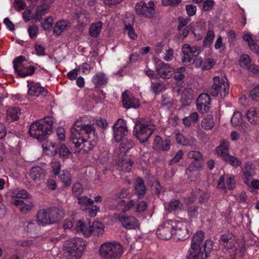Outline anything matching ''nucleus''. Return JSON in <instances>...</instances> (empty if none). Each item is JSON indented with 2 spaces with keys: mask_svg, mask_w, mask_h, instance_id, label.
Returning <instances> with one entry per match:
<instances>
[{
  "mask_svg": "<svg viewBox=\"0 0 259 259\" xmlns=\"http://www.w3.org/2000/svg\"><path fill=\"white\" fill-rule=\"evenodd\" d=\"M83 118L77 119L71 130V140L76 151L87 153L92 150L97 143L98 137L94 127L82 123Z\"/></svg>",
  "mask_w": 259,
  "mask_h": 259,
  "instance_id": "nucleus-1",
  "label": "nucleus"
},
{
  "mask_svg": "<svg viewBox=\"0 0 259 259\" xmlns=\"http://www.w3.org/2000/svg\"><path fill=\"white\" fill-rule=\"evenodd\" d=\"M204 236V233L201 231L195 233L192 239L187 259H207L208 253L212 249V241L206 240L201 245Z\"/></svg>",
  "mask_w": 259,
  "mask_h": 259,
  "instance_id": "nucleus-2",
  "label": "nucleus"
},
{
  "mask_svg": "<svg viewBox=\"0 0 259 259\" xmlns=\"http://www.w3.org/2000/svg\"><path fill=\"white\" fill-rule=\"evenodd\" d=\"M54 122V118L51 116L37 120L30 126V135L38 140H45L47 135L51 132Z\"/></svg>",
  "mask_w": 259,
  "mask_h": 259,
  "instance_id": "nucleus-3",
  "label": "nucleus"
},
{
  "mask_svg": "<svg viewBox=\"0 0 259 259\" xmlns=\"http://www.w3.org/2000/svg\"><path fill=\"white\" fill-rule=\"evenodd\" d=\"M86 246V242L80 238H73L65 241L63 251L67 259H79Z\"/></svg>",
  "mask_w": 259,
  "mask_h": 259,
  "instance_id": "nucleus-4",
  "label": "nucleus"
},
{
  "mask_svg": "<svg viewBox=\"0 0 259 259\" xmlns=\"http://www.w3.org/2000/svg\"><path fill=\"white\" fill-rule=\"evenodd\" d=\"M62 209L55 207L44 208L39 210L36 215L38 222L43 226L57 223L64 216Z\"/></svg>",
  "mask_w": 259,
  "mask_h": 259,
  "instance_id": "nucleus-5",
  "label": "nucleus"
},
{
  "mask_svg": "<svg viewBox=\"0 0 259 259\" xmlns=\"http://www.w3.org/2000/svg\"><path fill=\"white\" fill-rule=\"evenodd\" d=\"M123 253V247L117 242H106L99 248V255L102 259H118Z\"/></svg>",
  "mask_w": 259,
  "mask_h": 259,
  "instance_id": "nucleus-6",
  "label": "nucleus"
},
{
  "mask_svg": "<svg viewBox=\"0 0 259 259\" xmlns=\"http://www.w3.org/2000/svg\"><path fill=\"white\" fill-rule=\"evenodd\" d=\"M13 63L15 73L21 77L32 75L36 69L23 56L16 58Z\"/></svg>",
  "mask_w": 259,
  "mask_h": 259,
  "instance_id": "nucleus-7",
  "label": "nucleus"
},
{
  "mask_svg": "<svg viewBox=\"0 0 259 259\" xmlns=\"http://www.w3.org/2000/svg\"><path fill=\"white\" fill-rule=\"evenodd\" d=\"M229 92L228 80L225 76H215L213 77V83L210 93L211 96L217 97L219 94L222 98H225Z\"/></svg>",
  "mask_w": 259,
  "mask_h": 259,
  "instance_id": "nucleus-8",
  "label": "nucleus"
},
{
  "mask_svg": "<svg viewBox=\"0 0 259 259\" xmlns=\"http://www.w3.org/2000/svg\"><path fill=\"white\" fill-rule=\"evenodd\" d=\"M155 129V126L150 122H137L134 130V136L141 143L147 142Z\"/></svg>",
  "mask_w": 259,
  "mask_h": 259,
  "instance_id": "nucleus-9",
  "label": "nucleus"
},
{
  "mask_svg": "<svg viewBox=\"0 0 259 259\" xmlns=\"http://www.w3.org/2000/svg\"><path fill=\"white\" fill-rule=\"evenodd\" d=\"M136 13L147 18H153L155 16V5L152 1L148 3L141 1L136 4L135 6Z\"/></svg>",
  "mask_w": 259,
  "mask_h": 259,
  "instance_id": "nucleus-10",
  "label": "nucleus"
},
{
  "mask_svg": "<svg viewBox=\"0 0 259 259\" xmlns=\"http://www.w3.org/2000/svg\"><path fill=\"white\" fill-rule=\"evenodd\" d=\"M174 237L178 240H184L188 238L189 234L187 230V223L184 221L171 220Z\"/></svg>",
  "mask_w": 259,
  "mask_h": 259,
  "instance_id": "nucleus-11",
  "label": "nucleus"
},
{
  "mask_svg": "<svg viewBox=\"0 0 259 259\" xmlns=\"http://www.w3.org/2000/svg\"><path fill=\"white\" fill-rule=\"evenodd\" d=\"M182 50L183 54V57L182 59V62L185 65H189L192 62L191 57H195L199 55L200 53V49L198 47L190 46L188 44L184 45Z\"/></svg>",
  "mask_w": 259,
  "mask_h": 259,
  "instance_id": "nucleus-12",
  "label": "nucleus"
},
{
  "mask_svg": "<svg viewBox=\"0 0 259 259\" xmlns=\"http://www.w3.org/2000/svg\"><path fill=\"white\" fill-rule=\"evenodd\" d=\"M113 136L116 142L120 141L127 133V128L125 121L119 119L113 126Z\"/></svg>",
  "mask_w": 259,
  "mask_h": 259,
  "instance_id": "nucleus-13",
  "label": "nucleus"
},
{
  "mask_svg": "<svg viewBox=\"0 0 259 259\" xmlns=\"http://www.w3.org/2000/svg\"><path fill=\"white\" fill-rule=\"evenodd\" d=\"M235 185L234 177L227 175L222 176L219 178L217 187L220 190L225 193L227 189L232 190Z\"/></svg>",
  "mask_w": 259,
  "mask_h": 259,
  "instance_id": "nucleus-14",
  "label": "nucleus"
},
{
  "mask_svg": "<svg viewBox=\"0 0 259 259\" xmlns=\"http://www.w3.org/2000/svg\"><path fill=\"white\" fill-rule=\"evenodd\" d=\"M40 225L37 220H30L23 223V227L28 235L32 238H35L41 234Z\"/></svg>",
  "mask_w": 259,
  "mask_h": 259,
  "instance_id": "nucleus-15",
  "label": "nucleus"
},
{
  "mask_svg": "<svg viewBox=\"0 0 259 259\" xmlns=\"http://www.w3.org/2000/svg\"><path fill=\"white\" fill-rule=\"evenodd\" d=\"M156 233L158 237L162 239H169L172 236L174 237L171 220L165 222L160 225Z\"/></svg>",
  "mask_w": 259,
  "mask_h": 259,
  "instance_id": "nucleus-16",
  "label": "nucleus"
},
{
  "mask_svg": "<svg viewBox=\"0 0 259 259\" xmlns=\"http://www.w3.org/2000/svg\"><path fill=\"white\" fill-rule=\"evenodd\" d=\"M155 70L157 74L164 79L170 78L175 73V69L172 67L168 64L161 62L156 64Z\"/></svg>",
  "mask_w": 259,
  "mask_h": 259,
  "instance_id": "nucleus-17",
  "label": "nucleus"
},
{
  "mask_svg": "<svg viewBox=\"0 0 259 259\" xmlns=\"http://www.w3.org/2000/svg\"><path fill=\"white\" fill-rule=\"evenodd\" d=\"M28 95L31 96L42 98L47 95L48 92L39 84L33 81H28Z\"/></svg>",
  "mask_w": 259,
  "mask_h": 259,
  "instance_id": "nucleus-18",
  "label": "nucleus"
},
{
  "mask_svg": "<svg viewBox=\"0 0 259 259\" xmlns=\"http://www.w3.org/2000/svg\"><path fill=\"white\" fill-rule=\"evenodd\" d=\"M118 219L122 226L127 230L136 229L140 226L139 221L132 215L118 216Z\"/></svg>",
  "mask_w": 259,
  "mask_h": 259,
  "instance_id": "nucleus-19",
  "label": "nucleus"
},
{
  "mask_svg": "<svg viewBox=\"0 0 259 259\" xmlns=\"http://www.w3.org/2000/svg\"><path fill=\"white\" fill-rule=\"evenodd\" d=\"M236 243L235 237L231 232H228L221 236L220 244L227 250L233 249Z\"/></svg>",
  "mask_w": 259,
  "mask_h": 259,
  "instance_id": "nucleus-20",
  "label": "nucleus"
},
{
  "mask_svg": "<svg viewBox=\"0 0 259 259\" xmlns=\"http://www.w3.org/2000/svg\"><path fill=\"white\" fill-rule=\"evenodd\" d=\"M210 102V97L207 94H202L196 101L197 108L202 112H206L209 110Z\"/></svg>",
  "mask_w": 259,
  "mask_h": 259,
  "instance_id": "nucleus-21",
  "label": "nucleus"
},
{
  "mask_svg": "<svg viewBox=\"0 0 259 259\" xmlns=\"http://www.w3.org/2000/svg\"><path fill=\"white\" fill-rule=\"evenodd\" d=\"M122 104L123 107L126 109L137 108L139 106L138 100L126 92L122 94Z\"/></svg>",
  "mask_w": 259,
  "mask_h": 259,
  "instance_id": "nucleus-22",
  "label": "nucleus"
},
{
  "mask_svg": "<svg viewBox=\"0 0 259 259\" xmlns=\"http://www.w3.org/2000/svg\"><path fill=\"white\" fill-rule=\"evenodd\" d=\"M29 176L33 181H39L45 178L46 171L40 166H34L31 168Z\"/></svg>",
  "mask_w": 259,
  "mask_h": 259,
  "instance_id": "nucleus-23",
  "label": "nucleus"
},
{
  "mask_svg": "<svg viewBox=\"0 0 259 259\" xmlns=\"http://www.w3.org/2000/svg\"><path fill=\"white\" fill-rule=\"evenodd\" d=\"M194 98V91L190 88H187L181 94V101L185 105H189Z\"/></svg>",
  "mask_w": 259,
  "mask_h": 259,
  "instance_id": "nucleus-24",
  "label": "nucleus"
},
{
  "mask_svg": "<svg viewBox=\"0 0 259 259\" xmlns=\"http://www.w3.org/2000/svg\"><path fill=\"white\" fill-rule=\"evenodd\" d=\"M13 203L15 205L18 206L20 211L23 213H26L31 211L34 207L32 202L25 203L23 201L19 199L15 200Z\"/></svg>",
  "mask_w": 259,
  "mask_h": 259,
  "instance_id": "nucleus-25",
  "label": "nucleus"
},
{
  "mask_svg": "<svg viewBox=\"0 0 259 259\" xmlns=\"http://www.w3.org/2000/svg\"><path fill=\"white\" fill-rule=\"evenodd\" d=\"M92 81L95 87L99 88L107 83L108 78L105 73L99 72L93 76Z\"/></svg>",
  "mask_w": 259,
  "mask_h": 259,
  "instance_id": "nucleus-26",
  "label": "nucleus"
},
{
  "mask_svg": "<svg viewBox=\"0 0 259 259\" xmlns=\"http://www.w3.org/2000/svg\"><path fill=\"white\" fill-rule=\"evenodd\" d=\"M70 27V23L69 21L65 20H59L55 24L54 33L57 35H59Z\"/></svg>",
  "mask_w": 259,
  "mask_h": 259,
  "instance_id": "nucleus-27",
  "label": "nucleus"
},
{
  "mask_svg": "<svg viewBox=\"0 0 259 259\" xmlns=\"http://www.w3.org/2000/svg\"><path fill=\"white\" fill-rule=\"evenodd\" d=\"M239 64L242 67L250 70L254 73L258 71L257 68H256L254 66H251L250 58L249 56L246 54H243L241 56L239 60Z\"/></svg>",
  "mask_w": 259,
  "mask_h": 259,
  "instance_id": "nucleus-28",
  "label": "nucleus"
},
{
  "mask_svg": "<svg viewBox=\"0 0 259 259\" xmlns=\"http://www.w3.org/2000/svg\"><path fill=\"white\" fill-rule=\"evenodd\" d=\"M91 226L89 223H84L82 221H78L75 226V229L78 232L82 233L85 236H91Z\"/></svg>",
  "mask_w": 259,
  "mask_h": 259,
  "instance_id": "nucleus-29",
  "label": "nucleus"
},
{
  "mask_svg": "<svg viewBox=\"0 0 259 259\" xmlns=\"http://www.w3.org/2000/svg\"><path fill=\"white\" fill-rule=\"evenodd\" d=\"M229 145L228 141L223 140L216 149V152L218 155L220 156L223 160L229 155L228 148Z\"/></svg>",
  "mask_w": 259,
  "mask_h": 259,
  "instance_id": "nucleus-30",
  "label": "nucleus"
},
{
  "mask_svg": "<svg viewBox=\"0 0 259 259\" xmlns=\"http://www.w3.org/2000/svg\"><path fill=\"white\" fill-rule=\"evenodd\" d=\"M42 147L44 152L48 155L53 156L57 153L58 148L56 144L51 141H47L46 143L43 144Z\"/></svg>",
  "mask_w": 259,
  "mask_h": 259,
  "instance_id": "nucleus-31",
  "label": "nucleus"
},
{
  "mask_svg": "<svg viewBox=\"0 0 259 259\" xmlns=\"http://www.w3.org/2000/svg\"><path fill=\"white\" fill-rule=\"evenodd\" d=\"M91 235L92 234L95 236H100L102 235L104 232V226L99 222H94L91 226Z\"/></svg>",
  "mask_w": 259,
  "mask_h": 259,
  "instance_id": "nucleus-32",
  "label": "nucleus"
},
{
  "mask_svg": "<svg viewBox=\"0 0 259 259\" xmlns=\"http://www.w3.org/2000/svg\"><path fill=\"white\" fill-rule=\"evenodd\" d=\"M76 15L78 23L81 26L87 25L90 22V15L85 11H80L77 13Z\"/></svg>",
  "mask_w": 259,
  "mask_h": 259,
  "instance_id": "nucleus-33",
  "label": "nucleus"
},
{
  "mask_svg": "<svg viewBox=\"0 0 259 259\" xmlns=\"http://www.w3.org/2000/svg\"><path fill=\"white\" fill-rule=\"evenodd\" d=\"M20 113L19 107L9 108L7 111V119L10 121L16 120L19 118Z\"/></svg>",
  "mask_w": 259,
  "mask_h": 259,
  "instance_id": "nucleus-34",
  "label": "nucleus"
},
{
  "mask_svg": "<svg viewBox=\"0 0 259 259\" xmlns=\"http://www.w3.org/2000/svg\"><path fill=\"white\" fill-rule=\"evenodd\" d=\"M165 208L168 211L176 213L183 209L184 206L179 201L175 200L169 203L167 206L165 205Z\"/></svg>",
  "mask_w": 259,
  "mask_h": 259,
  "instance_id": "nucleus-35",
  "label": "nucleus"
},
{
  "mask_svg": "<svg viewBox=\"0 0 259 259\" xmlns=\"http://www.w3.org/2000/svg\"><path fill=\"white\" fill-rule=\"evenodd\" d=\"M78 203L80 205V208L83 210H87L88 207L92 206L94 200L85 196L78 197Z\"/></svg>",
  "mask_w": 259,
  "mask_h": 259,
  "instance_id": "nucleus-36",
  "label": "nucleus"
},
{
  "mask_svg": "<svg viewBox=\"0 0 259 259\" xmlns=\"http://www.w3.org/2000/svg\"><path fill=\"white\" fill-rule=\"evenodd\" d=\"M133 164V161L130 159H124L117 162L119 170L124 172H129L131 170Z\"/></svg>",
  "mask_w": 259,
  "mask_h": 259,
  "instance_id": "nucleus-37",
  "label": "nucleus"
},
{
  "mask_svg": "<svg viewBox=\"0 0 259 259\" xmlns=\"http://www.w3.org/2000/svg\"><path fill=\"white\" fill-rule=\"evenodd\" d=\"M102 23L100 21L91 24L89 29L90 34L94 37H97L101 32Z\"/></svg>",
  "mask_w": 259,
  "mask_h": 259,
  "instance_id": "nucleus-38",
  "label": "nucleus"
},
{
  "mask_svg": "<svg viewBox=\"0 0 259 259\" xmlns=\"http://www.w3.org/2000/svg\"><path fill=\"white\" fill-rule=\"evenodd\" d=\"M59 178L61 182L65 186H69L71 184V176L69 171L67 170H62L59 174Z\"/></svg>",
  "mask_w": 259,
  "mask_h": 259,
  "instance_id": "nucleus-39",
  "label": "nucleus"
},
{
  "mask_svg": "<svg viewBox=\"0 0 259 259\" xmlns=\"http://www.w3.org/2000/svg\"><path fill=\"white\" fill-rule=\"evenodd\" d=\"M243 40L248 42L250 49L254 53H259V44L255 43L251 36L249 34H244Z\"/></svg>",
  "mask_w": 259,
  "mask_h": 259,
  "instance_id": "nucleus-40",
  "label": "nucleus"
},
{
  "mask_svg": "<svg viewBox=\"0 0 259 259\" xmlns=\"http://www.w3.org/2000/svg\"><path fill=\"white\" fill-rule=\"evenodd\" d=\"M176 139L178 143L184 146H192L195 143L194 139H187L181 134H177L176 136Z\"/></svg>",
  "mask_w": 259,
  "mask_h": 259,
  "instance_id": "nucleus-41",
  "label": "nucleus"
},
{
  "mask_svg": "<svg viewBox=\"0 0 259 259\" xmlns=\"http://www.w3.org/2000/svg\"><path fill=\"white\" fill-rule=\"evenodd\" d=\"M201 125L205 130H210L214 126L213 118L211 115H207L201 121Z\"/></svg>",
  "mask_w": 259,
  "mask_h": 259,
  "instance_id": "nucleus-42",
  "label": "nucleus"
},
{
  "mask_svg": "<svg viewBox=\"0 0 259 259\" xmlns=\"http://www.w3.org/2000/svg\"><path fill=\"white\" fill-rule=\"evenodd\" d=\"M136 193L139 196H143L146 192V187L144 185L143 180L138 178L135 182Z\"/></svg>",
  "mask_w": 259,
  "mask_h": 259,
  "instance_id": "nucleus-43",
  "label": "nucleus"
},
{
  "mask_svg": "<svg viewBox=\"0 0 259 259\" xmlns=\"http://www.w3.org/2000/svg\"><path fill=\"white\" fill-rule=\"evenodd\" d=\"M166 85L162 81H152L151 89L156 94L158 95L165 90Z\"/></svg>",
  "mask_w": 259,
  "mask_h": 259,
  "instance_id": "nucleus-44",
  "label": "nucleus"
},
{
  "mask_svg": "<svg viewBox=\"0 0 259 259\" xmlns=\"http://www.w3.org/2000/svg\"><path fill=\"white\" fill-rule=\"evenodd\" d=\"M118 206H121V211L122 212H126L129 211L133 206L137 203V201L135 200H131L130 201L126 202L124 200H121L118 202Z\"/></svg>",
  "mask_w": 259,
  "mask_h": 259,
  "instance_id": "nucleus-45",
  "label": "nucleus"
},
{
  "mask_svg": "<svg viewBox=\"0 0 259 259\" xmlns=\"http://www.w3.org/2000/svg\"><path fill=\"white\" fill-rule=\"evenodd\" d=\"M134 143L131 139L123 140L119 146L120 153L125 154L134 146Z\"/></svg>",
  "mask_w": 259,
  "mask_h": 259,
  "instance_id": "nucleus-46",
  "label": "nucleus"
},
{
  "mask_svg": "<svg viewBox=\"0 0 259 259\" xmlns=\"http://www.w3.org/2000/svg\"><path fill=\"white\" fill-rule=\"evenodd\" d=\"M246 117L249 122L251 124H255L258 120V116L256 112V109L254 107H251L247 111Z\"/></svg>",
  "mask_w": 259,
  "mask_h": 259,
  "instance_id": "nucleus-47",
  "label": "nucleus"
},
{
  "mask_svg": "<svg viewBox=\"0 0 259 259\" xmlns=\"http://www.w3.org/2000/svg\"><path fill=\"white\" fill-rule=\"evenodd\" d=\"M198 119V115L197 112L191 113L188 116H186L183 119V122L186 126H190L192 123H196Z\"/></svg>",
  "mask_w": 259,
  "mask_h": 259,
  "instance_id": "nucleus-48",
  "label": "nucleus"
},
{
  "mask_svg": "<svg viewBox=\"0 0 259 259\" xmlns=\"http://www.w3.org/2000/svg\"><path fill=\"white\" fill-rule=\"evenodd\" d=\"M242 121L243 119L241 113L238 111L234 112L231 119L232 124L235 126H238L242 124Z\"/></svg>",
  "mask_w": 259,
  "mask_h": 259,
  "instance_id": "nucleus-49",
  "label": "nucleus"
},
{
  "mask_svg": "<svg viewBox=\"0 0 259 259\" xmlns=\"http://www.w3.org/2000/svg\"><path fill=\"white\" fill-rule=\"evenodd\" d=\"M13 197L21 198L23 199H29L30 195L24 189H22L19 191L14 190L11 194Z\"/></svg>",
  "mask_w": 259,
  "mask_h": 259,
  "instance_id": "nucleus-50",
  "label": "nucleus"
},
{
  "mask_svg": "<svg viewBox=\"0 0 259 259\" xmlns=\"http://www.w3.org/2000/svg\"><path fill=\"white\" fill-rule=\"evenodd\" d=\"M214 37V32L212 30H209L203 40V45L204 46H209L213 41Z\"/></svg>",
  "mask_w": 259,
  "mask_h": 259,
  "instance_id": "nucleus-51",
  "label": "nucleus"
},
{
  "mask_svg": "<svg viewBox=\"0 0 259 259\" xmlns=\"http://www.w3.org/2000/svg\"><path fill=\"white\" fill-rule=\"evenodd\" d=\"M224 160L228 162L233 166H238L241 164V160H240L237 157H234L230 154H229Z\"/></svg>",
  "mask_w": 259,
  "mask_h": 259,
  "instance_id": "nucleus-52",
  "label": "nucleus"
},
{
  "mask_svg": "<svg viewBox=\"0 0 259 259\" xmlns=\"http://www.w3.org/2000/svg\"><path fill=\"white\" fill-rule=\"evenodd\" d=\"M124 32L133 40H135L137 38V34L131 25H125Z\"/></svg>",
  "mask_w": 259,
  "mask_h": 259,
  "instance_id": "nucleus-53",
  "label": "nucleus"
},
{
  "mask_svg": "<svg viewBox=\"0 0 259 259\" xmlns=\"http://www.w3.org/2000/svg\"><path fill=\"white\" fill-rule=\"evenodd\" d=\"M202 164L200 161H194L189 165L186 172H193L195 170L199 171L200 168Z\"/></svg>",
  "mask_w": 259,
  "mask_h": 259,
  "instance_id": "nucleus-54",
  "label": "nucleus"
},
{
  "mask_svg": "<svg viewBox=\"0 0 259 259\" xmlns=\"http://www.w3.org/2000/svg\"><path fill=\"white\" fill-rule=\"evenodd\" d=\"M27 31L29 37L32 39H35L38 33L37 26L35 25H32L28 28Z\"/></svg>",
  "mask_w": 259,
  "mask_h": 259,
  "instance_id": "nucleus-55",
  "label": "nucleus"
},
{
  "mask_svg": "<svg viewBox=\"0 0 259 259\" xmlns=\"http://www.w3.org/2000/svg\"><path fill=\"white\" fill-rule=\"evenodd\" d=\"M59 152L60 156L64 158H68L71 155L70 151L65 145L60 146Z\"/></svg>",
  "mask_w": 259,
  "mask_h": 259,
  "instance_id": "nucleus-56",
  "label": "nucleus"
},
{
  "mask_svg": "<svg viewBox=\"0 0 259 259\" xmlns=\"http://www.w3.org/2000/svg\"><path fill=\"white\" fill-rule=\"evenodd\" d=\"M53 23V19L49 17L41 22V26L46 30H50Z\"/></svg>",
  "mask_w": 259,
  "mask_h": 259,
  "instance_id": "nucleus-57",
  "label": "nucleus"
},
{
  "mask_svg": "<svg viewBox=\"0 0 259 259\" xmlns=\"http://www.w3.org/2000/svg\"><path fill=\"white\" fill-rule=\"evenodd\" d=\"M50 8V6L47 3H44L40 5L37 9V15H44L46 14Z\"/></svg>",
  "mask_w": 259,
  "mask_h": 259,
  "instance_id": "nucleus-58",
  "label": "nucleus"
},
{
  "mask_svg": "<svg viewBox=\"0 0 259 259\" xmlns=\"http://www.w3.org/2000/svg\"><path fill=\"white\" fill-rule=\"evenodd\" d=\"M72 193L75 196L80 195L83 192V187L81 184L79 183H76L73 185Z\"/></svg>",
  "mask_w": 259,
  "mask_h": 259,
  "instance_id": "nucleus-59",
  "label": "nucleus"
},
{
  "mask_svg": "<svg viewBox=\"0 0 259 259\" xmlns=\"http://www.w3.org/2000/svg\"><path fill=\"white\" fill-rule=\"evenodd\" d=\"M254 175L255 172H251V171L243 170V179L244 180V182L248 186H249L250 180L252 179V176Z\"/></svg>",
  "mask_w": 259,
  "mask_h": 259,
  "instance_id": "nucleus-60",
  "label": "nucleus"
},
{
  "mask_svg": "<svg viewBox=\"0 0 259 259\" xmlns=\"http://www.w3.org/2000/svg\"><path fill=\"white\" fill-rule=\"evenodd\" d=\"M188 157L197 160L196 161H200L202 159V155L199 151H191L188 153Z\"/></svg>",
  "mask_w": 259,
  "mask_h": 259,
  "instance_id": "nucleus-61",
  "label": "nucleus"
},
{
  "mask_svg": "<svg viewBox=\"0 0 259 259\" xmlns=\"http://www.w3.org/2000/svg\"><path fill=\"white\" fill-rule=\"evenodd\" d=\"M214 48L216 50L220 49V52H222L225 50V47L223 44V39L221 36L218 37L214 44Z\"/></svg>",
  "mask_w": 259,
  "mask_h": 259,
  "instance_id": "nucleus-62",
  "label": "nucleus"
},
{
  "mask_svg": "<svg viewBox=\"0 0 259 259\" xmlns=\"http://www.w3.org/2000/svg\"><path fill=\"white\" fill-rule=\"evenodd\" d=\"M251 99L256 101H259V85L255 86L250 92Z\"/></svg>",
  "mask_w": 259,
  "mask_h": 259,
  "instance_id": "nucleus-63",
  "label": "nucleus"
},
{
  "mask_svg": "<svg viewBox=\"0 0 259 259\" xmlns=\"http://www.w3.org/2000/svg\"><path fill=\"white\" fill-rule=\"evenodd\" d=\"M214 1L213 0L205 1L203 5V10L205 11L211 10L214 5Z\"/></svg>",
  "mask_w": 259,
  "mask_h": 259,
  "instance_id": "nucleus-64",
  "label": "nucleus"
}]
</instances>
